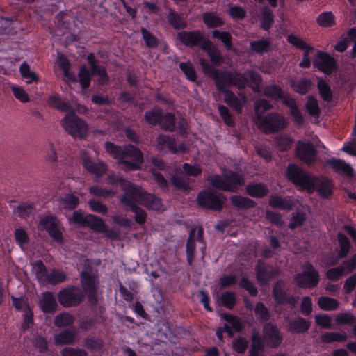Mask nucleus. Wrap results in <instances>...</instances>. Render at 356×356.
<instances>
[{
  "label": "nucleus",
  "mask_w": 356,
  "mask_h": 356,
  "mask_svg": "<svg viewBox=\"0 0 356 356\" xmlns=\"http://www.w3.org/2000/svg\"><path fill=\"white\" fill-rule=\"evenodd\" d=\"M207 179L213 187L232 192L236 191L239 186L245 184L243 177L241 175L232 171H225L222 176H209Z\"/></svg>",
  "instance_id": "obj_1"
},
{
  "label": "nucleus",
  "mask_w": 356,
  "mask_h": 356,
  "mask_svg": "<svg viewBox=\"0 0 356 356\" xmlns=\"http://www.w3.org/2000/svg\"><path fill=\"white\" fill-rule=\"evenodd\" d=\"M118 180L122 181V184L132 192L133 195L138 199V202L140 204L143 205L148 209L154 211H159L162 209V202L159 197L152 194L147 193L140 186L135 185L128 181L121 179Z\"/></svg>",
  "instance_id": "obj_2"
},
{
  "label": "nucleus",
  "mask_w": 356,
  "mask_h": 356,
  "mask_svg": "<svg viewBox=\"0 0 356 356\" xmlns=\"http://www.w3.org/2000/svg\"><path fill=\"white\" fill-rule=\"evenodd\" d=\"M143 163L141 151L133 145H127L121 152L119 163L123 170H136L140 168Z\"/></svg>",
  "instance_id": "obj_3"
},
{
  "label": "nucleus",
  "mask_w": 356,
  "mask_h": 356,
  "mask_svg": "<svg viewBox=\"0 0 356 356\" xmlns=\"http://www.w3.org/2000/svg\"><path fill=\"white\" fill-rule=\"evenodd\" d=\"M120 184L121 188L124 191V193L120 201L123 205L124 209L126 211H131L134 213L135 220L137 223L139 225L144 224L147 218V213L143 209L138 206V204H139L138 199L133 195L132 192H131L122 181H120Z\"/></svg>",
  "instance_id": "obj_4"
},
{
  "label": "nucleus",
  "mask_w": 356,
  "mask_h": 356,
  "mask_svg": "<svg viewBox=\"0 0 356 356\" xmlns=\"http://www.w3.org/2000/svg\"><path fill=\"white\" fill-rule=\"evenodd\" d=\"M60 123L65 131L74 138H83L88 134V125L73 113H67Z\"/></svg>",
  "instance_id": "obj_5"
},
{
  "label": "nucleus",
  "mask_w": 356,
  "mask_h": 356,
  "mask_svg": "<svg viewBox=\"0 0 356 356\" xmlns=\"http://www.w3.org/2000/svg\"><path fill=\"white\" fill-rule=\"evenodd\" d=\"M287 177L295 185L312 193L314 175L305 172L298 165L290 164L287 167Z\"/></svg>",
  "instance_id": "obj_6"
},
{
  "label": "nucleus",
  "mask_w": 356,
  "mask_h": 356,
  "mask_svg": "<svg viewBox=\"0 0 356 356\" xmlns=\"http://www.w3.org/2000/svg\"><path fill=\"white\" fill-rule=\"evenodd\" d=\"M257 124L264 133L269 134L283 129L286 127V122L283 116L273 113L264 118H260Z\"/></svg>",
  "instance_id": "obj_7"
},
{
  "label": "nucleus",
  "mask_w": 356,
  "mask_h": 356,
  "mask_svg": "<svg viewBox=\"0 0 356 356\" xmlns=\"http://www.w3.org/2000/svg\"><path fill=\"white\" fill-rule=\"evenodd\" d=\"M58 299L60 304L65 307H74L81 302L83 293L76 287L66 288L58 293Z\"/></svg>",
  "instance_id": "obj_8"
},
{
  "label": "nucleus",
  "mask_w": 356,
  "mask_h": 356,
  "mask_svg": "<svg viewBox=\"0 0 356 356\" xmlns=\"http://www.w3.org/2000/svg\"><path fill=\"white\" fill-rule=\"evenodd\" d=\"M197 201L200 207L216 211L221 210L223 204V200L219 195L209 191L200 192Z\"/></svg>",
  "instance_id": "obj_9"
},
{
  "label": "nucleus",
  "mask_w": 356,
  "mask_h": 356,
  "mask_svg": "<svg viewBox=\"0 0 356 356\" xmlns=\"http://www.w3.org/2000/svg\"><path fill=\"white\" fill-rule=\"evenodd\" d=\"M294 280L299 287H314L319 281L318 273L312 265L307 264L306 270L303 273L296 275Z\"/></svg>",
  "instance_id": "obj_10"
},
{
  "label": "nucleus",
  "mask_w": 356,
  "mask_h": 356,
  "mask_svg": "<svg viewBox=\"0 0 356 356\" xmlns=\"http://www.w3.org/2000/svg\"><path fill=\"white\" fill-rule=\"evenodd\" d=\"M195 242L202 244V249L205 248V244L203 240V228L196 227L191 229L189 236L186 243L187 260L191 264L193 260L194 252L195 250Z\"/></svg>",
  "instance_id": "obj_11"
},
{
  "label": "nucleus",
  "mask_w": 356,
  "mask_h": 356,
  "mask_svg": "<svg viewBox=\"0 0 356 356\" xmlns=\"http://www.w3.org/2000/svg\"><path fill=\"white\" fill-rule=\"evenodd\" d=\"M273 292L275 300L280 304L289 305L293 307L298 301V297H294L286 291L285 283L282 280L274 284Z\"/></svg>",
  "instance_id": "obj_12"
},
{
  "label": "nucleus",
  "mask_w": 356,
  "mask_h": 356,
  "mask_svg": "<svg viewBox=\"0 0 356 356\" xmlns=\"http://www.w3.org/2000/svg\"><path fill=\"white\" fill-rule=\"evenodd\" d=\"M81 281L84 291L88 293L91 301L96 302V293L99 286L97 276L89 271L81 273Z\"/></svg>",
  "instance_id": "obj_13"
},
{
  "label": "nucleus",
  "mask_w": 356,
  "mask_h": 356,
  "mask_svg": "<svg viewBox=\"0 0 356 356\" xmlns=\"http://www.w3.org/2000/svg\"><path fill=\"white\" fill-rule=\"evenodd\" d=\"M296 153L297 157L302 161L311 164L316 159L317 150L311 143L299 141L296 148Z\"/></svg>",
  "instance_id": "obj_14"
},
{
  "label": "nucleus",
  "mask_w": 356,
  "mask_h": 356,
  "mask_svg": "<svg viewBox=\"0 0 356 356\" xmlns=\"http://www.w3.org/2000/svg\"><path fill=\"white\" fill-rule=\"evenodd\" d=\"M177 38L184 45L190 47L199 45L202 48V44L208 40L200 31H181L178 33Z\"/></svg>",
  "instance_id": "obj_15"
},
{
  "label": "nucleus",
  "mask_w": 356,
  "mask_h": 356,
  "mask_svg": "<svg viewBox=\"0 0 356 356\" xmlns=\"http://www.w3.org/2000/svg\"><path fill=\"white\" fill-rule=\"evenodd\" d=\"M256 277L261 284H265L279 273L277 269L266 266L261 261H258L256 268Z\"/></svg>",
  "instance_id": "obj_16"
},
{
  "label": "nucleus",
  "mask_w": 356,
  "mask_h": 356,
  "mask_svg": "<svg viewBox=\"0 0 356 356\" xmlns=\"http://www.w3.org/2000/svg\"><path fill=\"white\" fill-rule=\"evenodd\" d=\"M263 337L270 348L279 346L282 341V336L278 329L272 324H266L264 327Z\"/></svg>",
  "instance_id": "obj_17"
},
{
  "label": "nucleus",
  "mask_w": 356,
  "mask_h": 356,
  "mask_svg": "<svg viewBox=\"0 0 356 356\" xmlns=\"http://www.w3.org/2000/svg\"><path fill=\"white\" fill-rule=\"evenodd\" d=\"M313 180V189L312 193L314 191H317L318 194L323 197H328L330 196L332 191V184L329 179L314 176Z\"/></svg>",
  "instance_id": "obj_18"
},
{
  "label": "nucleus",
  "mask_w": 356,
  "mask_h": 356,
  "mask_svg": "<svg viewBox=\"0 0 356 356\" xmlns=\"http://www.w3.org/2000/svg\"><path fill=\"white\" fill-rule=\"evenodd\" d=\"M220 316L227 322L225 324V330L229 334L230 337L233 336L234 331L238 332L243 329V324L236 316L225 313L221 314Z\"/></svg>",
  "instance_id": "obj_19"
},
{
  "label": "nucleus",
  "mask_w": 356,
  "mask_h": 356,
  "mask_svg": "<svg viewBox=\"0 0 356 356\" xmlns=\"http://www.w3.org/2000/svg\"><path fill=\"white\" fill-rule=\"evenodd\" d=\"M81 159L84 167L90 172L97 177L102 176L106 170V166L103 163H94L86 152H83L81 154Z\"/></svg>",
  "instance_id": "obj_20"
},
{
  "label": "nucleus",
  "mask_w": 356,
  "mask_h": 356,
  "mask_svg": "<svg viewBox=\"0 0 356 356\" xmlns=\"http://www.w3.org/2000/svg\"><path fill=\"white\" fill-rule=\"evenodd\" d=\"M76 337L75 331L65 330L54 336V343L57 346L74 344L76 341Z\"/></svg>",
  "instance_id": "obj_21"
},
{
  "label": "nucleus",
  "mask_w": 356,
  "mask_h": 356,
  "mask_svg": "<svg viewBox=\"0 0 356 356\" xmlns=\"http://www.w3.org/2000/svg\"><path fill=\"white\" fill-rule=\"evenodd\" d=\"M220 90H225L228 85L232 84V72H220L218 70L213 73L211 77Z\"/></svg>",
  "instance_id": "obj_22"
},
{
  "label": "nucleus",
  "mask_w": 356,
  "mask_h": 356,
  "mask_svg": "<svg viewBox=\"0 0 356 356\" xmlns=\"http://www.w3.org/2000/svg\"><path fill=\"white\" fill-rule=\"evenodd\" d=\"M40 307L45 312H54L57 307V303L54 296L51 292L42 293V298L40 300Z\"/></svg>",
  "instance_id": "obj_23"
},
{
  "label": "nucleus",
  "mask_w": 356,
  "mask_h": 356,
  "mask_svg": "<svg viewBox=\"0 0 356 356\" xmlns=\"http://www.w3.org/2000/svg\"><path fill=\"white\" fill-rule=\"evenodd\" d=\"M318 60L316 63V66L321 71L328 74L332 72L335 67L334 60L329 55L324 53H319L318 54Z\"/></svg>",
  "instance_id": "obj_24"
},
{
  "label": "nucleus",
  "mask_w": 356,
  "mask_h": 356,
  "mask_svg": "<svg viewBox=\"0 0 356 356\" xmlns=\"http://www.w3.org/2000/svg\"><path fill=\"white\" fill-rule=\"evenodd\" d=\"M156 148L161 152L168 148L173 153L177 152L175 140L168 136L163 134L159 135L156 138Z\"/></svg>",
  "instance_id": "obj_25"
},
{
  "label": "nucleus",
  "mask_w": 356,
  "mask_h": 356,
  "mask_svg": "<svg viewBox=\"0 0 356 356\" xmlns=\"http://www.w3.org/2000/svg\"><path fill=\"white\" fill-rule=\"evenodd\" d=\"M202 49L207 51V54L210 57L212 63H213L214 65H220L222 60L220 54L210 40H207V42H204L202 44Z\"/></svg>",
  "instance_id": "obj_26"
},
{
  "label": "nucleus",
  "mask_w": 356,
  "mask_h": 356,
  "mask_svg": "<svg viewBox=\"0 0 356 356\" xmlns=\"http://www.w3.org/2000/svg\"><path fill=\"white\" fill-rule=\"evenodd\" d=\"M309 323L302 318H298L289 321L288 330L292 333H302L307 331L309 327Z\"/></svg>",
  "instance_id": "obj_27"
},
{
  "label": "nucleus",
  "mask_w": 356,
  "mask_h": 356,
  "mask_svg": "<svg viewBox=\"0 0 356 356\" xmlns=\"http://www.w3.org/2000/svg\"><path fill=\"white\" fill-rule=\"evenodd\" d=\"M66 280V275L63 271L54 269L49 272L42 282L51 285L58 284Z\"/></svg>",
  "instance_id": "obj_28"
},
{
  "label": "nucleus",
  "mask_w": 356,
  "mask_h": 356,
  "mask_svg": "<svg viewBox=\"0 0 356 356\" xmlns=\"http://www.w3.org/2000/svg\"><path fill=\"white\" fill-rule=\"evenodd\" d=\"M85 222L86 226L90 227L95 231H98L99 232H106V226L104 221L94 215H87Z\"/></svg>",
  "instance_id": "obj_29"
},
{
  "label": "nucleus",
  "mask_w": 356,
  "mask_h": 356,
  "mask_svg": "<svg viewBox=\"0 0 356 356\" xmlns=\"http://www.w3.org/2000/svg\"><path fill=\"white\" fill-rule=\"evenodd\" d=\"M224 101L236 111L240 113L242 109L243 102L236 97L230 90H224Z\"/></svg>",
  "instance_id": "obj_30"
},
{
  "label": "nucleus",
  "mask_w": 356,
  "mask_h": 356,
  "mask_svg": "<svg viewBox=\"0 0 356 356\" xmlns=\"http://www.w3.org/2000/svg\"><path fill=\"white\" fill-rule=\"evenodd\" d=\"M88 58L90 64L91 74L99 76L98 81L99 83L106 82L108 80V76L106 73L105 69L103 67H99L95 64L92 55H89Z\"/></svg>",
  "instance_id": "obj_31"
},
{
  "label": "nucleus",
  "mask_w": 356,
  "mask_h": 356,
  "mask_svg": "<svg viewBox=\"0 0 356 356\" xmlns=\"http://www.w3.org/2000/svg\"><path fill=\"white\" fill-rule=\"evenodd\" d=\"M167 18L169 24L176 29L185 27L186 25L184 17L172 10H170Z\"/></svg>",
  "instance_id": "obj_32"
},
{
  "label": "nucleus",
  "mask_w": 356,
  "mask_h": 356,
  "mask_svg": "<svg viewBox=\"0 0 356 356\" xmlns=\"http://www.w3.org/2000/svg\"><path fill=\"white\" fill-rule=\"evenodd\" d=\"M291 86L296 92L300 95H305L310 90L312 82L309 79H301L297 81H291Z\"/></svg>",
  "instance_id": "obj_33"
},
{
  "label": "nucleus",
  "mask_w": 356,
  "mask_h": 356,
  "mask_svg": "<svg viewBox=\"0 0 356 356\" xmlns=\"http://www.w3.org/2000/svg\"><path fill=\"white\" fill-rule=\"evenodd\" d=\"M329 164L336 171L344 173L348 176H352L353 175V168L342 160L333 159L329 161Z\"/></svg>",
  "instance_id": "obj_34"
},
{
  "label": "nucleus",
  "mask_w": 356,
  "mask_h": 356,
  "mask_svg": "<svg viewBox=\"0 0 356 356\" xmlns=\"http://www.w3.org/2000/svg\"><path fill=\"white\" fill-rule=\"evenodd\" d=\"M230 200L232 203L238 209H249L255 207V202L248 197L232 195Z\"/></svg>",
  "instance_id": "obj_35"
},
{
  "label": "nucleus",
  "mask_w": 356,
  "mask_h": 356,
  "mask_svg": "<svg viewBox=\"0 0 356 356\" xmlns=\"http://www.w3.org/2000/svg\"><path fill=\"white\" fill-rule=\"evenodd\" d=\"M202 19L204 24L210 28L218 27L224 24L223 19L213 13H204Z\"/></svg>",
  "instance_id": "obj_36"
},
{
  "label": "nucleus",
  "mask_w": 356,
  "mask_h": 356,
  "mask_svg": "<svg viewBox=\"0 0 356 356\" xmlns=\"http://www.w3.org/2000/svg\"><path fill=\"white\" fill-rule=\"evenodd\" d=\"M271 104L265 99H259L254 104V111H255V119L256 123L259 121L260 118H264L262 117L263 114L268 110L271 108Z\"/></svg>",
  "instance_id": "obj_37"
},
{
  "label": "nucleus",
  "mask_w": 356,
  "mask_h": 356,
  "mask_svg": "<svg viewBox=\"0 0 356 356\" xmlns=\"http://www.w3.org/2000/svg\"><path fill=\"white\" fill-rule=\"evenodd\" d=\"M246 191L252 197H261L265 196L268 190L262 184H250L247 186Z\"/></svg>",
  "instance_id": "obj_38"
},
{
  "label": "nucleus",
  "mask_w": 356,
  "mask_h": 356,
  "mask_svg": "<svg viewBox=\"0 0 356 356\" xmlns=\"http://www.w3.org/2000/svg\"><path fill=\"white\" fill-rule=\"evenodd\" d=\"M338 241L340 245L339 257L344 258L348 255L351 247L350 241L347 236L342 233L338 234Z\"/></svg>",
  "instance_id": "obj_39"
},
{
  "label": "nucleus",
  "mask_w": 356,
  "mask_h": 356,
  "mask_svg": "<svg viewBox=\"0 0 356 356\" xmlns=\"http://www.w3.org/2000/svg\"><path fill=\"white\" fill-rule=\"evenodd\" d=\"M59 203L63 208L71 210L74 209L79 204V200L76 196L72 194H67L60 198Z\"/></svg>",
  "instance_id": "obj_40"
},
{
  "label": "nucleus",
  "mask_w": 356,
  "mask_h": 356,
  "mask_svg": "<svg viewBox=\"0 0 356 356\" xmlns=\"http://www.w3.org/2000/svg\"><path fill=\"white\" fill-rule=\"evenodd\" d=\"M74 321V318L69 313L63 312L57 315L54 318L55 325L61 327L71 325Z\"/></svg>",
  "instance_id": "obj_41"
},
{
  "label": "nucleus",
  "mask_w": 356,
  "mask_h": 356,
  "mask_svg": "<svg viewBox=\"0 0 356 356\" xmlns=\"http://www.w3.org/2000/svg\"><path fill=\"white\" fill-rule=\"evenodd\" d=\"M269 204L273 208L282 209H290L291 207V204L287 199L277 195L269 199Z\"/></svg>",
  "instance_id": "obj_42"
},
{
  "label": "nucleus",
  "mask_w": 356,
  "mask_h": 356,
  "mask_svg": "<svg viewBox=\"0 0 356 356\" xmlns=\"http://www.w3.org/2000/svg\"><path fill=\"white\" fill-rule=\"evenodd\" d=\"M19 71L22 78L26 79L27 83L38 81V77L36 74L31 70L29 65L26 63L21 65Z\"/></svg>",
  "instance_id": "obj_43"
},
{
  "label": "nucleus",
  "mask_w": 356,
  "mask_h": 356,
  "mask_svg": "<svg viewBox=\"0 0 356 356\" xmlns=\"http://www.w3.org/2000/svg\"><path fill=\"white\" fill-rule=\"evenodd\" d=\"M318 306L324 310H334L339 307L337 300L329 297H321L318 301Z\"/></svg>",
  "instance_id": "obj_44"
},
{
  "label": "nucleus",
  "mask_w": 356,
  "mask_h": 356,
  "mask_svg": "<svg viewBox=\"0 0 356 356\" xmlns=\"http://www.w3.org/2000/svg\"><path fill=\"white\" fill-rule=\"evenodd\" d=\"M212 36L214 38L220 40L228 50L232 49V35L228 32L214 30L212 32Z\"/></svg>",
  "instance_id": "obj_45"
},
{
  "label": "nucleus",
  "mask_w": 356,
  "mask_h": 356,
  "mask_svg": "<svg viewBox=\"0 0 356 356\" xmlns=\"http://www.w3.org/2000/svg\"><path fill=\"white\" fill-rule=\"evenodd\" d=\"M317 23L323 27H330L334 24V16L331 12H325L318 15Z\"/></svg>",
  "instance_id": "obj_46"
},
{
  "label": "nucleus",
  "mask_w": 356,
  "mask_h": 356,
  "mask_svg": "<svg viewBox=\"0 0 356 356\" xmlns=\"http://www.w3.org/2000/svg\"><path fill=\"white\" fill-rule=\"evenodd\" d=\"M159 124L161 125L162 128L165 131H174L175 127L174 115L170 113H168L164 115L162 114Z\"/></svg>",
  "instance_id": "obj_47"
},
{
  "label": "nucleus",
  "mask_w": 356,
  "mask_h": 356,
  "mask_svg": "<svg viewBox=\"0 0 356 356\" xmlns=\"http://www.w3.org/2000/svg\"><path fill=\"white\" fill-rule=\"evenodd\" d=\"M162 112L159 108H154L147 111L145 114V119L151 125H156L160 123Z\"/></svg>",
  "instance_id": "obj_48"
},
{
  "label": "nucleus",
  "mask_w": 356,
  "mask_h": 356,
  "mask_svg": "<svg viewBox=\"0 0 356 356\" xmlns=\"http://www.w3.org/2000/svg\"><path fill=\"white\" fill-rule=\"evenodd\" d=\"M264 94L269 98L277 100L282 99L283 92L279 86L270 85L265 87Z\"/></svg>",
  "instance_id": "obj_49"
},
{
  "label": "nucleus",
  "mask_w": 356,
  "mask_h": 356,
  "mask_svg": "<svg viewBox=\"0 0 356 356\" xmlns=\"http://www.w3.org/2000/svg\"><path fill=\"white\" fill-rule=\"evenodd\" d=\"M248 84V75L246 72L243 74L232 72V85L236 86L239 88H243Z\"/></svg>",
  "instance_id": "obj_50"
},
{
  "label": "nucleus",
  "mask_w": 356,
  "mask_h": 356,
  "mask_svg": "<svg viewBox=\"0 0 356 356\" xmlns=\"http://www.w3.org/2000/svg\"><path fill=\"white\" fill-rule=\"evenodd\" d=\"M248 84L253 89L254 91H259V85L261 82V78L260 75L254 71H247Z\"/></svg>",
  "instance_id": "obj_51"
},
{
  "label": "nucleus",
  "mask_w": 356,
  "mask_h": 356,
  "mask_svg": "<svg viewBox=\"0 0 356 356\" xmlns=\"http://www.w3.org/2000/svg\"><path fill=\"white\" fill-rule=\"evenodd\" d=\"M318 88L321 97L327 102H330L332 99V95L330 87L323 80H319L318 82Z\"/></svg>",
  "instance_id": "obj_52"
},
{
  "label": "nucleus",
  "mask_w": 356,
  "mask_h": 356,
  "mask_svg": "<svg viewBox=\"0 0 356 356\" xmlns=\"http://www.w3.org/2000/svg\"><path fill=\"white\" fill-rule=\"evenodd\" d=\"M347 339L345 333L331 332L325 333L322 335V340L325 343H331L334 341L343 342Z\"/></svg>",
  "instance_id": "obj_53"
},
{
  "label": "nucleus",
  "mask_w": 356,
  "mask_h": 356,
  "mask_svg": "<svg viewBox=\"0 0 356 356\" xmlns=\"http://www.w3.org/2000/svg\"><path fill=\"white\" fill-rule=\"evenodd\" d=\"M34 211L33 205L29 204H22L15 209V212L24 218L32 216Z\"/></svg>",
  "instance_id": "obj_54"
},
{
  "label": "nucleus",
  "mask_w": 356,
  "mask_h": 356,
  "mask_svg": "<svg viewBox=\"0 0 356 356\" xmlns=\"http://www.w3.org/2000/svg\"><path fill=\"white\" fill-rule=\"evenodd\" d=\"M305 106L309 115L318 117L320 114V108L316 99L312 96H309L307 97V102H306Z\"/></svg>",
  "instance_id": "obj_55"
},
{
  "label": "nucleus",
  "mask_w": 356,
  "mask_h": 356,
  "mask_svg": "<svg viewBox=\"0 0 356 356\" xmlns=\"http://www.w3.org/2000/svg\"><path fill=\"white\" fill-rule=\"evenodd\" d=\"M84 346L91 351H99L103 347V342L100 339L87 337L84 339Z\"/></svg>",
  "instance_id": "obj_56"
},
{
  "label": "nucleus",
  "mask_w": 356,
  "mask_h": 356,
  "mask_svg": "<svg viewBox=\"0 0 356 356\" xmlns=\"http://www.w3.org/2000/svg\"><path fill=\"white\" fill-rule=\"evenodd\" d=\"M273 12L268 8H264L262 10V28L268 29L274 22Z\"/></svg>",
  "instance_id": "obj_57"
},
{
  "label": "nucleus",
  "mask_w": 356,
  "mask_h": 356,
  "mask_svg": "<svg viewBox=\"0 0 356 356\" xmlns=\"http://www.w3.org/2000/svg\"><path fill=\"white\" fill-rule=\"evenodd\" d=\"M336 321L340 325H352L356 323V318L350 313H341L337 315Z\"/></svg>",
  "instance_id": "obj_58"
},
{
  "label": "nucleus",
  "mask_w": 356,
  "mask_h": 356,
  "mask_svg": "<svg viewBox=\"0 0 356 356\" xmlns=\"http://www.w3.org/2000/svg\"><path fill=\"white\" fill-rule=\"evenodd\" d=\"M60 222L54 216H45L40 221V225L42 228L46 229L48 232L53 229L54 227L56 226Z\"/></svg>",
  "instance_id": "obj_59"
},
{
  "label": "nucleus",
  "mask_w": 356,
  "mask_h": 356,
  "mask_svg": "<svg viewBox=\"0 0 356 356\" xmlns=\"http://www.w3.org/2000/svg\"><path fill=\"white\" fill-rule=\"evenodd\" d=\"M141 33L143 34V38L145 40V42L148 47L155 48L157 47L158 40L154 35H153L145 28L141 29Z\"/></svg>",
  "instance_id": "obj_60"
},
{
  "label": "nucleus",
  "mask_w": 356,
  "mask_h": 356,
  "mask_svg": "<svg viewBox=\"0 0 356 356\" xmlns=\"http://www.w3.org/2000/svg\"><path fill=\"white\" fill-rule=\"evenodd\" d=\"M62 356H88L87 352L83 348L66 347L61 352Z\"/></svg>",
  "instance_id": "obj_61"
},
{
  "label": "nucleus",
  "mask_w": 356,
  "mask_h": 356,
  "mask_svg": "<svg viewBox=\"0 0 356 356\" xmlns=\"http://www.w3.org/2000/svg\"><path fill=\"white\" fill-rule=\"evenodd\" d=\"M292 140L287 136H280L276 138V147L281 152L286 151L291 147Z\"/></svg>",
  "instance_id": "obj_62"
},
{
  "label": "nucleus",
  "mask_w": 356,
  "mask_h": 356,
  "mask_svg": "<svg viewBox=\"0 0 356 356\" xmlns=\"http://www.w3.org/2000/svg\"><path fill=\"white\" fill-rule=\"evenodd\" d=\"M179 67L189 80L194 81L196 79L195 72L191 63H181Z\"/></svg>",
  "instance_id": "obj_63"
},
{
  "label": "nucleus",
  "mask_w": 356,
  "mask_h": 356,
  "mask_svg": "<svg viewBox=\"0 0 356 356\" xmlns=\"http://www.w3.org/2000/svg\"><path fill=\"white\" fill-rule=\"evenodd\" d=\"M251 49L257 52L262 53L264 51H268L270 47L269 42L266 40H261L257 41H254L250 43Z\"/></svg>",
  "instance_id": "obj_64"
}]
</instances>
